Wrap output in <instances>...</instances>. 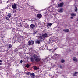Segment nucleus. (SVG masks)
I'll return each instance as SVG.
<instances>
[{
  "mask_svg": "<svg viewBox=\"0 0 78 78\" xmlns=\"http://www.w3.org/2000/svg\"><path fill=\"white\" fill-rule=\"evenodd\" d=\"M33 56L34 58L35 61H36L37 62H39V61H41L40 57L36 55L35 54H34Z\"/></svg>",
  "mask_w": 78,
  "mask_h": 78,
  "instance_id": "nucleus-1",
  "label": "nucleus"
},
{
  "mask_svg": "<svg viewBox=\"0 0 78 78\" xmlns=\"http://www.w3.org/2000/svg\"><path fill=\"white\" fill-rule=\"evenodd\" d=\"M34 43V41L31 40L28 42V45H33Z\"/></svg>",
  "mask_w": 78,
  "mask_h": 78,
  "instance_id": "nucleus-2",
  "label": "nucleus"
},
{
  "mask_svg": "<svg viewBox=\"0 0 78 78\" xmlns=\"http://www.w3.org/2000/svg\"><path fill=\"white\" fill-rule=\"evenodd\" d=\"M42 36L43 37V38L44 39H46L47 37H48V35L47 33L44 34H42Z\"/></svg>",
  "mask_w": 78,
  "mask_h": 78,
  "instance_id": "nucleus-3",
  "label": "nucleus"
},
{
  "mask_svg": "<svg viewBox=\"0 0 78 78\" xmlns=\"http://www.w3.org/2000/svg\"><path fill=\"white\" fill-rule=\"evenodd\" d=\"M63 8H61L58 10V12L62 13L63 12Z\"/></svg>",
  "mask_w": 78,
  "mask_h": 78,
  "instance_id": "nucleus-4",
  "label": "nucleus"
},
{
  "mask_svg": "<svg viewBox=\"0 0 78 78\" xmlns=\"http://www.w3.org/2000/svg\"><path fill=\"white\" fill-rule=\"evenodd\" d=\"M37 16L38 18L40 19V18H41V17H42V15L41 14H38L37 15Z\"/></svg>",
  "mask_w": 78,
  "mask_h": 78,
  "instance_id": "nucleus-5",
  "label": "nucleus"
},
{
  "mask_svg": "<svg viewBox=\"0 0 78 78\" xmlns=\"http://www.w3.org/2000/svg\"><path fill=\"white\" fill-rule=\"evenodd\" d=\"M30 27L32 29H34L35 28V25L34 24H31L30 26Z\"/></svg>",
  "mask_w": 78,
  "mask_h": 78,
  "instance_id": "nucleus-6",
  "label": "nucleus"
},
{
  "mask_svg": "<svg viewBox=\"0 0 78 78\" xmlns=\"http://www.w3.org/2000/svg\"><path fill=\"white\" fill-rule=\"evenodd\" d=\"M62 31H63L64 32H66V33H68L69 31V29H63L62 30Z\"/></svg>",
  "mask_w": 78,
  "mask_h": 78,
  "instance_id": "nucleus-7",
  "label": "nucleus"
},
{
  "mask_svg": "<svg viewBox=\"0 0 78 78\" xmlns=\"http://www.w3.org/2000/svg\"><path fill=\"white\" fill-rule=\"evenodd\" d=\"M78 72H75L73 73V76H77V75H76V74H78Z\"/></svg>",
  "mask_w": 78,
  "mask_h": 78,
  "instance_id": "nucleus-8",
  "label": "nucleus"
},
{
  "mask_svg": "<svg viewBox=\"0 0 78 78\" xmlns=\"http://www.w3.org/2000/svg\"><path fill=\"white\" fill-rule=\"evenodd\" d=\"M73 59L74 61H75L76 62H77L78 60H77V58L76 57H73Z\"/></svg>",
  "mask_w": 78,
  "mask_h": 78,
  "instance_id": "nucleus-9",
  "label": "nucleus"
},
{
  "mask_svg": "<svg viewBox=\"0 0 78 78\" xmlns=\"http://www.w3.org/2000/svg\"><path fill=\"white\" fill-rule=\"evenodd\" d=\"M51 64V68H53V67H55V66H56V64Z\"/></svg>",
  "mask_w": 78,
  "mask_h": 78,
  "instance_id": "nucleus-10",
  "label": "nucleus"
},
{
  "mask_svg": "<svg viewBox=\"0 0 78 78\" xmlns=\"http://www.w3.org/2000/svg\"><path fill=\"white\" fill-rule=\"evenodd\" d=\"M34 69L35 70H39V68H37L36 66H35L34 67Z\"/></svg>",
  "mask_w": 78,
  "mask_h": 78,
  "instance_id": "nucleus-11",
  "label": "nucleus"
},
{
  "mask_svg": "<svg viewBox=\"0 0 78 78\" xmlns=\"http://www.w3.org/2000/svg\"><path fill=\"white\" fill-rule=\"evenodd\" d=\"M30 76H31L32 77H34V76H35L34 74L32 73H30Z\"/></svg>",
  "mask_w": 78,
  "mask_h": 78,
  "instance_id": "nucleus-12",
  "label": "nucleus"
},
{
  "mask_svg": "<svg viewBox=\"0 0 78 78\" xmlns=\"http://www.w3.org/2000/svg\"><path fill=\"white\" fill-rule=\"evenodd\" d=\"M64 5V3L62 2L59 4V6L60 7H62Z\"/></svg>",
  "mask_w": 78,
  "mask_h": 78,
  "instance_id": "nucleus-13",
  "label": "nucleus"
},
{
  "mask_svg": "<svg viewBox=\"0 0 78 78\" xmlns=\"http://www.w3.org/2000/svg\"><path fill=\"white\" fill-rule=\"evenodd\" d=\"M16 4L13 5H12V8H13V9H16Z\"/></svg>",
  "mask_w": 78,
  "mask_h": 78,
  "instance_id": "nucleus-14",
  "label": "nucleus"
},
{
  "mask_svg": "<svg viewBox=\"0 0 78 78\" xmlns=\"http://www.w3.org/2000/svg\"><path fill=\"white\" fill-rule=\"evenodd\" d=\"M51 25H52V23H48L47 26L48 27H51Z\"/></svg>",
  "mask_w": 78,
  "mask_h": 78,
  "instance_id": "nucleus-15",
  "label": "nucleus"
},
{
  "mask_svg": "<svg viewBox=\"0 0 78 78\" xmlns=\"http://www.w3.org/2000/svg\"><path fill=\"white\" fill-rule=\"evenodd\" d=\"M11 14L9 13H8V14L7 15V16L8 17H9V18H10V17H11Z\"/></svg>",
  "mask_w": 78,
  "mask_h": 78,
  "instance_id": "nucleus-16",
  "label": "nucleus"
},
{
  "mask_svg": "<svg viewBox=\"0 0 78 78\" xmlns=\"http://www.w3.org/2000/svg\"><path fill=\"white\" fill-rule=\"evenodd\" d=\"M74 10L75 11L77 12V11H78V7H75Z\"/></svg>",
  "mask_w": 78,
  "mask_h": 78,
  "instance_id": "nucleus-17",
  "label": "nucleus"
},
{
  "mask_svg": "<svg viewBox=\"0 0 78 78\" xmlns=\"http://www.w3.org/2000/svg\"><path fill=\"white\" fill-rule=\"evenodd\" d=\"M36 43L37 44H40V41L39 40H37L36 42Z\"/></svg>",
  "mask_w": 78,
  "mask_h": 78,
  "instance_id": "nucleus-18",
  "label": "nucleus"
},
{
  "mask_svg": "<svg viewBox=\"0 0 78 78\" xmlns=\"http://www.w3.org/2000/svg\"><path fill=\"white\" fill-rule=\"evenodd\" d=\"M71 16H73V17L74 16H76V14H74L73 13H72L71 14Z\"/></svg>",
  "mask_w": 78,
  "mask_h": 78,
  "instance_id": "nucleus-19",
  "label": "nucleus"
},
{
  "mask_svg": "<svg viewBox=\"0 0 78 78\" xmlns=\"http://www.w3.org/2000/svg\"><path fill=\"white\" fill-rule=\"evenodd\" d=\"M61 62H62V63H64V62H65V60H61Z\"/></svg>",
  "mask_w": 78,
  "mask_h": 78,
  "instance_id": "nucleus-20",
  "label": "nucleus"
},
{
  "mask_svg": "<svg viewBox=\"0 0 78 78\" xmlns=\"http://www.w3.org/2000/svg\"><path fill=\"white\" fill-rule=\"evenodd\" d=\"M5 19H6V20H8V21H9V18H8V17H5Z\"/></svg>",
  "mask_w": 78,
  "mask_h": 78,
  "instance_id": "nucleus-21",
  "label": "nucleus"
},
{
  "mask_svg": "<svg viewBox=\"0 0 78 78\" xmlns=\"http://www.w3.org/2000/svg\"><path fill=\"white\" fill-rule=\"evenodd\" d=\"M43 38V37L42 36H40L39 37V39H42Z\"/></svg>",
  "mask_w": 78,
  "mask_h": 78,
  "instance_id": "nucleus-22",
  "label": "nucleus"
},
{
  "mask_svg": "<svg viewBox=\"0 0 78 78\" xmlns=\"http://www.w3.org/2000/svg\"><path fill=\"white\" fill-rule=\"evenodd\" d=\"M26 67H27V68H28V67H30V65H29L28 64L26 65Z\"/></svg>",
  "mask_w": 78,
  "mask_h": 78,
  "instance_id": "nucleus-23",
  "label": "nucleus"
},
{
  "mask_svg": "<svg viewBox=\"0 0 78 78\" xmlns=\"http://www.w3.org/2000/svg\"><path fill=\"white\" fill-rule=\"evenodd\" d=\"M12 47V46H11V44H10L9 45V48H11Z\"/></svg>",
  "mask_w": 78,
  "mask_h": 78,
  "instance_id": "nucleus-24",
  "label": "nucleus"
},
{
  "mask_svg": "<svg viewBox=\"0 0 78 78\" xmlns=\"http://www.w3.org/2000/svg\"><path fill=\"white\" fill-rule=\"evenodd\" d=\"M59 67L61 68V69H62V65H60L59 66Z\"/></svg>",
  "mask_w": 78,
  "mask_h": 78,
  "instance_id": "nucleus-25",
  "label": "nucleus"
},
{
  "mask_svg": "<svg viewBox=\"0 0 78 78\" xmlns=\"http://www.w3.org/2000/svg\"><path fill=\"white\" fill-rule=\"evenodd\" d=\"M55 56H57V57H58L59 56V55L58 54H55Z\"/></svg>",
  "mask_w": 78,
  "mask_h": 78,
  "instance_id": "nucleus-26",
  "label": "nucleus"
},
{
  "mask_svg": "<svg viewBox=\"0 0 78 78\" xmlns=\"http://www.w3.org/2000/svg\"><path fill=\"white\" fill-rule=\"evenodd\" d=\"M31 60L32 61H34V58H31Z\"/></svg>",
  "mask_w": 78,
  "mask_h": 78,
  "instance_id": "nucleus-27",
  "label": "nucleus"
},
{
  "mask_svg": "<svg viewBox=\"0 0 78 78\" xmlns=\"http://www.w3.org/2000/svg\"><path fill=\"white\" fill-rule=\"evenodd\" d=\"M36 33H37V31H36V32H35L34 33V34H36Z\"/></svg>",
  "mask_w": 78,
  "mask_h": 78,
  "instance_id": "nucleus-28",
  "label": "nucleus"
},
{
  "mask_svg": "<svg viewBox=\"0 0 78 78\" xmlns=\"http://www.w3.org/2000/svg\"><path fill=\"white\" fill-rule=\"evenodd\" d=\"M20 63H22V62H23V61H22V60H21L20 61Z\"/></svg>",
  "mask_w": 78,
  "mask_h": 78,
  "instance_id": "nucleus-29",
  "label": "nucleus"
},
{
  "mask_svg": "<svg viewBox=\"0 0 78 78\" xmlns=\"http://www.w3.org/2000/svg\"><path fill=\"white\" fill-rule=\"evenodd\" d=\"M27 75H29L30 74V72H28L27 73Z\"/></svg>",
  "mask_w": 78,
  "mask_h": 78,
  "instance_id": "nucleus-30",
  "label": "nucleus"
},
{
  "mask_svg": "<svg viewBox=\"0 0 78 78\" xmlns=\"http://www.w3.org/2000/svg\"><path fill=\"white\" fill-rule=\"evenodd\" d=\"M2 64H3V63H0V66H1V65H2Z\"/></svg>",
  "mask_w": 78,
  "mask_h": 78,
  "instance_id": "nucleus-31",
  "label": "nucleus"
},
{
  "mask_svg": "<svg viewBox=\"0 0 78 78\" xmlns=\"http://www.w3.org/2000/svg\"><path fill=\"white\" fill-rule=\"evenodd\" d=\"M2 62V60H0V62Z\"/></svg>",
  "mask_w": 78,
  "mask_h": 78,
  "instance_id": "nucleus-32",
  "label": "nucleus"
},
{
  "mask_svg": "<svg viewBox=\"0 0 78 78\" xmlns=\"http://www.w3.org/2000/svg\"><path fill=\"white\" fill-rule=\"evenodd\" d=\"M70 18H71V19H73V17H71Z\"/></svg>",
  "mask_w": 78,
  "mask_h": 78,
  "instance_id": "nucleus-33",
  "label": "nucleus"
},
{
  "mask_svg": "<svg viewBox=\"0 0 78 78\" xmlns=\"http://www.w3.org/2000/svg\"><path fill=\"white\" fill-rule=\"evenodd\" d=\"M41 41H43V40H40Z\"/></svg>",
  "mask_w": 78,
  "mask_h": 78,
  "instance_id": "nucleus-34",
  "label": "nucleus"
},
{
  "mask_svg": "<svg viewBox=\"0 0 78 78\" xmlns=\"http://www.w3.org/2000/svg\"><path fill=\"white\" fill-rule=\"evenodd\" d=\"M54 17H55V16H56V15H54Z\"/></svg>",
  "mask_w": 78,
  "mask_h": 78,
  "instance_id": "nucleus-35",
  "label": "nucleus"
},
{
  "mask_svg": "<svg viewBox=\"0 0 78 78\" xmlns=\"http://www.w3.org/2000/svg\"><path fill=\"white\" fill-rule=\"evenodd\" d=\"M55 64H56L57 63V62H55Z\"/></svg>",
  "mask_w": 78,
  "mask_h": 78,
  "instance_id": "nucleus-36",
  "label": "nucleus"
},
{
  "mask_svg": "<svg viewBox=\"0 0 78 78\" xmlns=\"http://www.w3.org/2000/svg\"><path fill=\"white\" fill-rule=\"evenodd\" d=\"M59 0V1H61V0Z\"/></svg>",
  "mask_w": 78,
  "mask_h": 78,
  "instance_id": "nucleus-37",
  "label": "nucleus"
},
{
  "mask_svg": "<svg viewBox=\"0 0 78 78\" xmlns=\"http://www.w3.org/2000/svg\"><path fill=\"white\" fill-rule=\"evenodd\" d=\"M77 21H78V19L77 20Z\"/></svg>",
  "mask_w": 78,
  "mask_h": 78,
  "instance_id": "nucleus-38",
  "label": "nucleus"
},
{
  "mask_svg": "<svg viewBox=\"0 0 78 78\" xmlns=\"http://www.w3.org/2000/svg\"><path fill=\"white\" fill-rule=\"evenodd\" d=\"M26 28H27V27H26Z\"/></svg>",
  "mask_w": 78,
  "mask_h": 78,
  "instance_id": "nucleus-39",
  "label": "nucleus"
}]
</instances>
